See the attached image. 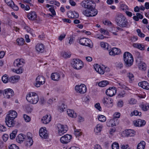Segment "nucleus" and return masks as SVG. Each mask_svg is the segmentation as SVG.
<instances>
[{"label": "nucleus", "mask_w": 149, "mask_h": 149, "mask_svg": "<svg viewBox=\"0 0 149 149\" xmlns=\"http://www.w3.org/2000/svg\"><path fill=\"white\" fill-rule=\"evenodd\" d=\"M115 20L116 24L120 27H128V22L127 19L121 13H119L116 14Z\"/></svg>", "instance_id": "f257e3e1"}, {"label": "nucleus", "mask_w": 149, "mask_h": 149, "mask_svg": "<svg viewBox=\"0 0 149 149\" xmlns=\"http://www.w3.org/2000/svg\"><path fill=\"white\" fill-rule=\"evenodd\" d=\"M123 57L124 64L126 67H129L132 65L134 59L131 54L128 52H125L123 54Z\"/></svg>", "instance_id": "f03ea898"}, {"label": "nucleus", "mask_w": 149, "mask_h": 149, "mask_svg": "<svg viewBox=\"0 0 149 149\" xmlns=\"http://www.w3.org/2000/svg\"><path fill=\"white\" fill-rule=\"evenodd\" d=\"M26 98L28 102L33 104H36L39 100L38 95L34 92L28 93L26 95Z\"/></svg>", "instance_id": "7ed1b4c3"}, {"label": "nucleus", "mask_w": 149, "mask_h": 149, "mask_svg": "<svg viewBox=\"0 0 149 149\" xmlns=\"http://www.w3.org/2000/svg\"><path fill=\"white\" fill-rule=\"evenodd\" d=\"M93 4L87 10H84L83 13L85 16L88 17H94L96 16L98 13V11L95 9Z\"/></svg>", "instance_id": "20e7f679"}, {"label": "nucleus", "mask_w": 149, "mask_h": 149, "mask_svg": "<svg viewBox=\"0 0 149 149\" xmlns=\"http://www.w3.org/2000/svg\"><path fill=\"white\" fill-rule=\"evenodd\" d=\"M72 67L77 70L81 69L83 66L82 62L79 59H74L71 62Z\"/></svg>", "instance_id": "39448f33"}, {"label": "nucleus", "mask_w": 149, "mask_h": 149, "mask_svg": "<svg viewBox=\"0 0 149 149\" xmlns=\"http://www.w3.org/2000/svg\"><path fill=\"white\" fill-rule=\"evenodd\" d=\"M79 43L81 45L88 46L90 48L93 47V43L88 38H83L79 40Z\"/></svg>", "instance_id": "423d86ee"}, {"label": "nucleus", "mask_w": 149, "mask_h": 149, "mask_svg": "<svg viewBox=\"0 0 149 149\" xmlns=\"http://www.w3.org/2000/svg\"><path fill=\"white\" fill-rule=\"evenodd\" d=\"M45 81V79L44 77L42 76L39 75L37 76L36 79V83L34 84L35 86L37 87H40L41 85L44 84Z\"/></svg>", "instance_id": "0eeeda50"}, {"label": "nucleus", "mask_w": 149, "mask_h": 149, "mask_svg": "<svg viewBox=\"0 0 149 149\" xmlns=\"http://www.w3.org/2000/svg\"><path fill=\"white\" fill-rule=\"evenodd\" d=\"M75 89L77 92L81 94H84L86 92L87 88L84 84H81L80 85L76 86Z\"/></svg>", "instance_id": "6e6552de"}, {"label": "nucleus", "mask_w": 149, "mask_h": 149, "mask_svg": "<svg viewBox=\"0 0 149 149\" xmlns=\"http://www.w3.org/2000/svg\"><path fill=\"white\" fill-rule=\"evenodd\" d=\"M102 102L104 105L107 107H111L113 106V100L109 97H104Z\"/></svg>", "instance_id": "1a4fd4ad"}, {"label": "nucleus", "mask_w": 149, "mask_h": 149, "mask_svg": "<svg viewBox=\"0 0 149 149\" xmlns=\"http://www.w3.org/2000/svg\"><path fill=\"white\" fill-rule=\"evenodd\" d=\"M72 138L71 135L66 134L61 137L60 139L61 142L63 144H66L70 141L71 139Z\"/></svg>", "instance_id": "9d476101"}, {"label": "nucleus", "mask_w": 149, "mask_h": 149, "mask_svg": "<svg viewBox=\"0 0 149 149\" xmlns=\"http://www.w3.org/2000/svg\"><path fill=\"white\" fill-rule=\"evenodd\" d=\"M81 6L88 9L93 5H95V3L93 2L90 0H84L81 3Z\"/></svg>", "instance_id": "9b49d317"}, {"label": "nucleus", "mask_w": 149, "mask_h": 149, "mask_svg": "<svg viewBox=\"0 0 149 149\" xmlns=\"http://www.w3.org/2000/svg\"><path fill=\"white\" fill-rule=\"evenodd\" d=\"M14 94L13 91L10 88L5 89L3 92V95L4 97L7 99L10 98L14 95Z\"/></svg>", "instance_id": "f8f14e48"}, {"label": "nucleus", "mask_w": 149, "mask_h": 149, "mask_svg": "<svg viewBox=\"0 0 149 149\" xmlns=\"http://www.w3.org/2000/svg\"><path fill=\"white\" fill-rule=\"evenodd\" d=\"M116 93V88L114 87H110L106 91V95L110 97H112Z\"/></svg>", "instance_id": "ddd939ff"}, {"label": "nucleus", "mask_w": 149, "mask_h": 149, "mask_svg": "<svg viewBox=\"0 0 149 149\" xmlns=\"http://www.w3.org/2000/svg\"><path fill=\"white\" fill-rule=\"evenodd\" d=\"M57 127L58 134L60 136L63 135L67 131V130L64 127V126L61 124H57Z\"/></svg>", "instance_id": "4468645a"}, {"label": "nucleus", "mask_w": 149, "mask_h": 149, "mask_svg": "<svg viewBox=\"0 0 149 149\" xmlns=\"http://www.w3.org/2000/svg\"><path fill=\"white\" fill-rule=\"evenodd\" d=\"M39 134L40 136L42 138L46 139L48 137V134L47 133V130L46 128L41 127L39 131Z\"/></svg>", "instance_id": "2eb2a0df"}, {"label": "nucleus", "mask_w": 149, "mask_h": 149, "mask_svg": "<svg viewBox=\"0 0 149 149\" xmlns=\"http://www.w3.org/2000/svg\"><path fill=\"white\" fill-rule=\"evenodd\" d=\"M24 60L22 58L17 59H16L13 63V65L15 67H19L22 68L23 64L24 63Z\"/></svg>", "instance_id": "dca6fc26"}, {"label": "nucleus", "mask_w": 149, "mask_h": 149, "mask_svg": "<svg viewBox=\"0 0 149 149\" xmlns=\"http://www.w3.org/2000/svg\"><path fill=\"white\" fill-rule=\"evenodd\" d=\"M14 119L6 116L5 118V122L6 125L9 127H12L14 126L15 125Z\"/></svg>", "instance_id": "f3484780"}, {"label": "nucleus", "mask_w": 149, "mask_h": 149, "mask_svg": "<svg viewBox=\"0 0 149 149\" xmlns=\"http://www.w3.org/2000/svg\"><path fill=\"white\" fill-rule=\"evenodd\" d=\"M94 68L95 70L100 74H103L105 72L104 66L102 67L98 64H95L94 65Z\"/></svg>", "instance_id": "a211bd4d"}, {"label": "nucleus", "mask_w": 149, "mask_h": 149, "mask_svg": "<svg viewBox=\"0 0 149 149\" xmlns=\"http://www.w3.org/2000/svg\"><path fill=\"white\" fill-rule=\"evenodd\" d=\"M109 55L114 56L119 54L120 53V50L118 48L114 47L109 50Z\"/></svg>", "instance_id": "6ab92c4d"}, {"label": "nucleus", "mask_w": 149, "mask_h": 149, "mask_svg": "<svg viewBox=\"0 0 149 149\" xmlns=\"http://www.w3.org/2000/svg\"><path fill=\"white\" fill-rule=\"evenodd\" d=\"M32 134L30 132H28L27 134L26 138V145L31 146L33 143V141L32 138Z\"/></svg>", "instance_id": "aec40b11"}, {"label": "nucleus", "mask_w": 149, "mask_h": 149, "mask_svg": "<svg viewBox=\"0 0 149 149\" xmlns=\"http://www.w3.org/2000/svg\"><path fill=\"white\" fill-rule=\"evenodd\" d=\"M67 15L69 18H77L79 16V14L74 11H70L67 13Z\"/></svg>", "instance_id": "412c9836"}, {"label": "nucleus", "mask_w": 149, "mask_h": 149, "mask_svg": "<svg viewBox=\"0 0 149 149\" xmlns=\"http://www.w3.org/2000/svg\"><path fill=\"white\" fill-rule=\"evenodd\" d=\"M146 121L144 120L139 119L134 122V125L137 127H141L145 125Z\"/></svg>", "instance_id": "4be33fe9"}, {"label": "nucleus", "mask_w": 149, "mask_h": 149, "mask_svg": "<svg viewBox=\"0 0 149 149\" xmlns=\"http://www.w3.org/2000/svg\"><path fill=\"white\" fill-rule=\"evenodd\" d=\"M27 17L29 20H34L37 17V15L35 11H32L28 14Z\"/></svg>", "instance_id": "5701e85b"}, {"label": "nucleus", "mask_w": 149, "mask_h": 149, "mask_svg": "<svg viewBox=\"0 0 149 149\" xmlns=\"http://www.w3.org/2000/svg\"><path fill=\"white\" fill-rule=\"evenodd\" d=\"M119 120H117L116 121H114L113 119H110L109 121L107 122V125L109 127H113L116 126V125L118 124Z\"/></svg>", "instance_id": "b1692460"}, {"label": "nucleus", "mask_w": 149, "mask_h": 149, "mask_svg": "<svg viewBox=\"0 0 149 149\" xmlns=\"http://www.w3.org/2000/svg\"><path fill=\"white\" fill-rule=\"evenodd\" d=\"M51 116L47 115L43 116L41 120L42 122L44 124H46L49 123L51 120Z\"/></svg>", "instance_id": "393cba45"}, {"label": "nucleus", "mask_w": 149, "mask_h": 149, "mask_svg": "<svg viewBox=\"0 0 149 149\" xmlns=\"http://www.w3.org/2000/svg\"><path fill=\"white\" fill-rule=\"evenodd\" d=\"M138 85L143 89L146 90L149 89V85L148 82L145 81H143L138 83Z\"/></svg>", "instance_id": "a878e982"}, {"label": "nucleus", "mask_w": 149, "mask_h": 149, "mask_svg": "<svg viewBox=\"0 0 149 149\" xmlns=\"http://www.w3.org/2000/svg\"><path fill=\"white\" fill-rule=\"evenodd\" d=\"M20 79V77L18 75H15L10 77L8 79V81L11 83H14L17 82Z\"/></svg>", "instance_id": "bb28decb"}, {"label": "nucleus", "mask_w": 149, "mask_h": 149, "mask_svg": "<svg viewBox=\"0 0 149 149\" xmlns=\"http://www.w3.org/2000/svg\"><path fill=\"white\" fill-rule=\"evenodd\" d=\"M51 77L53 80L57 81L59 80L60 79V76L59 73L54 72L51 74Z\"/></svg>", "instance_id": "cd10ccee"}, {"label": "nucleus", "mask_w": 149, "mask_h": 149, "mask_svg": "<svg viewBox=\"0 0 149 149\" xmlns=\"http://www.w3.org/2000/svg\"><path fill=\"white\" fill-rule=\"evenodd\" d=\"M17 116V113L15 111L10 110L9 111V113L7 115L6 117L15 119Z\"/></svg>", "instance_id": "c85d7f7f"}, {"label": "nucleus", "mask_w": 149, "mask_h": 149, "mask_svg": "<svg viewBox=\"0 0 149 149\" xmlns=\"http://www.w3.org/2000/svg\"><path fill=\"white\" fill-rule=\"evenodd\" d=\"M36 49L37 51L42 53L44 51V46L42 44H38L36 45Z\"/></svg>", "instance_id": "c756f323"}, {"label": "nucleus", "mask_w": 149, "mask_h": 149, "mask_svg": "<svg viewBox=\"0 0 149 149\" xmlns=\"http://www.w3.org/2000/svg\"><path fill=\"white\" fill-rule=\"evenodd\" d=\"M25 137V136H24L22 134H19L16 137V141L17 142L21 143L24 141Z\"/></svg>", "instance_id": "7c9ffc66"}, {"label": "nucleus", "mask_w": 149, "mask_h": 149, "mask_svg": "<svg viewBox=\"0 0 149 149\" xmlns=\"http://www.w3.org/2000/svg\"><path fill=\"white\" fill-rule=\"evenodd\" d=\"M67 113L69 116L72 118H75L77 116L76 113L72 110L68 109L67 110Z\"/></svg>", "instance_id": "2f4dec72"}, {"label": "nucleus", "mask_w": 149, "mask_h": 149, "mask_svg": "<svg viewBox=\"0 0 149 149\" xmlns=\"http://www.w3.org/2000/svg\"><path fill=\"white\" fill-rule=\"evenodd\" d=\"M135 133V131L131 129L125 131V134L127 136H134Z\"/></svg>", "instance_id": "473e14b6"}, {"label": "nucleus", "mask_w": 149, "mask_h": 149, "mask_svg": "<svg viewBox=\"0 0 149 149\" xmlns=\"http://www.w3.org/2000/svg\"><path fill=\"white\" fill-rule=\"evenodd\" d=\"M133 46L136 48L141 50H144L145 49V47L143 45L139 43H134L133 44Z\"/></svg>", "instance_id": "72a5a7b5"}, {"label": "nucleus", "mask_w": 149, "mask_h": 149, "mask_svg": "<svg viewBox=\"0 0 149 149\" xmlns=\"http://www.w3.org/2000/svg\"><path fill=\"white\" fill-rule=\"evenodd\" d=\"M102 125L101 124H98L97 125L94 131L96 133H98L100 132L102 129Z\"/></svg>", "instance_id": "f704fd0d"}, {"label": "nucleus", "mask_w": 149, "mask_h": 149, "mask_svg": "<svg viewBox=\"0 0 149 149\" xmlns=\"http://www.w3.org/2000/svg\"><path fill=\"white\" fill-rule=\"evenodd\" d=\"M146 145L145 142L142 141L139 143L137 146V149H144Z\"/></svg>", "instance_id": "c9c22d12"}, {"label": "nucleus", "mask_w": 149, "mask_h": 149, "mask_svg": "<svg viewBox=\"0 0 149 149\" xmlns=\"http://www.w3.org/2000/svg\"><path fill=\"white\" fill-rule=\"evenodd\" d=\"M61 55L64 58H69L70 57L71 54L68 52H63L61 53Z\"/></svg>", "instance_id": "e433bc0d"}, {"label": "nucleus", "mask_w": 149, "mask_h": 149, "mask_svg": "<svg viewBox=\"0 0 149 149\" xmlns=\"http://www.w3.org/2000/svg\"><path fill=\"white\" fill-rule=\"evenodd\" d=\"M67 108V106L63 103H62L61 106H58V111L61 112L64 111Z\"/></svg>", "instance_id": "4c0bfd02"}, {"label": "nucleus", "mask_w": 149, "mask_h": 149, "mask_svg": "<svg viewBox=\"0 0 149 149\" xmlns=\"http://www.w3.org/2000/svg\"><path fill=\"white\" fill-rule=\"evenodd\" d=\"M109 84V82L107 81H104L100 82L98 83V85L101 87H104Z\"/></svg>", "instance_id": "58836bf2"}, {"label": "nucleus", "mask_w": 149, "mask_h": 149, "mask_svg": "<svg viewBox=\"0 0 149 149\" xmlns=\"http://www.w3.org/2000/svg\"><path fill=\"white\" fill-rule=\"evenodd\" d=\"M17 132V130H15L13 131L10 134V138L11 139H14L16 136Z\"/></svg>", "instance_id": "ea45409f"}, {"label": "nucleus", "mask_w": 149, "mask_h": 149, "mask_svg": "<svg viewBox=\"0 0 149 149\" xmlns=\"http://www.w3.org/2000/svg\"><path fill=\"white\" fill-rule=\"evenodd\" d=\"M141 112H139L137 110H134L130 114V116H132L134 115L135 116H140L141 115Z\"/></svg>", "instance_id": "a19ab883"}, {"label": "nucleus", "mask_w": 149, "mask_h": 149, "mask_svg": "<svg viewBox=\"0 0 149 149\" xmlns=\"http://www.w3.org/2000/svg\"><path fill=\"white\" fill-rule=\"evenodd\" d=\"M139 69L142 70H145L146 69V65L145 63H141L139 66Z\"/></svg>", "instance_id": "79ce46f5"}, {"label": "nucleus", "mask_w": 149, "mask_h": 149, "mask_svg": "<svg viewBox=\"0 0 149 149\" xmlns=\"http://www.w3.org/2000/svg\"><path fill=\"white\" fill-rule=\"evenodd\" d=\"M117 83L118 84V85L120 86L119 87L120 88H122L124 89H125L126 90H129L130 89L128 87L126 86L125 85H124L123 83L121 82H120L119 81H118L117 82Z\"/></svg>", "instance_id": "37998d69"}, {"label": "nucleus", "mask_w": 149, "mask_h": 149, "mask_svg": "<svg viewBox=\"0 0 149 149\" xmlns=\"http://www.w3.org/2000/svg\"><path fill=\"white\" fill-rule=\"evenodd\" d=\"M98 120L101 122H104L106 120V117L102 115H100L98 117Z\"/></svg>", "instance_id": "c03bdc74"}, {"label": "nucleus", "mask_w": 149, "mask_h": 149, "mask_svg": "<svg viewBox=\"0 0 149 149\" xmlns=\"http://www.w3.org/2000/svg\"><path fill=\"white\" fill-rule=\"evenodd\" d=\"M80 130L76 129L75 127L74 128V134L77 137L81 136V132L80 131Z\"/></svg>", "instance_id": "a18cd8bd"}, {"label": "nucleus", "mask_w": 149, "mask_h": 149, "mask_svg": "<svg viewBox=\"0 0 149 149\" xmlns=\"http://www.w3.org/2000/svg\"><path fill=\"white\" fill-rule=\"evenodd\" d=\"M141 107L144 111H147L149 108V106L148 104H142L140 106Z\"/></svg>", "instance_id": "49530a36"}, {"label": "nucleus", "mask_w": 149, "mask_h": 149, "mask_svg": "<svg viewBox=\"0 0 149 149\" xmlns=\"http://www.w3.org/2000/svg\"><path fill=\"white\" fill-rule=\"evenodd\" d=\"M18 44L19 45H23L24 42V39L22 38H18L17 40Z\"/></svg>", "instance_id": "de8ad7c7"}, {"label": "nucleus", "mask_w": 149, "mask_h": 149, "mask_svg": "<svg viewBox=\"0 0 149 149\" xmlns=\"http://www.w3.org/2000/svg\"><path fill=\"white\" fill-rule=\"evenodd\" d=\"M2 80L3 82L5 83H6L8 81V79L6 74L4 75L2 77Z\"/></svg>", "instance_id": "09e8293b"}, {"label": "nucleus", "mask_w": 149, "mask_h": 149, "mask_svg": "<svg viewBox=\"0 0 149 149\" xmlns=\"http://www.w3.org/2000/svg\"><path fill=\"white\" fill-rule=\"evenodd\" d=\"M120 116V113L119 112L115 113L113 115L114 117L113 119L115 121H116L117 120H118V119L119 118Z\"/></svg>", "instance_id": "8fccbe9b"}, {"label": "nucleus", "mask_w": 149, "mask_h": 149, "mask_svg": "<svg viewBox=\"0 0 149 149\" xmlns=\"http://www.w3.org/2000/svg\"><path fill=\"white\" fill-rule=\"evenodd\" d=\"M111 146L112 149H119V148L118 144L116 142L113 143Z\"/></svg>", "instance_id": "3c124183"}, {"label": "nucleus", "mask_w": 149, "mask_h": 149, "mask_svg": "<svg viewBox=\"0 0 149 149\" xmlns=\"http://www.w3.org/2000/svg\"><path fill=\"white\" fill-rule=\"evenodd\" d=\"M13 71L17 74H21L23 72L22 68H19L17 70L13 69Z\"/></svg>", "instance_id": "603ef678"}, {"label": "nucleus", "mask_w": 149, "mask_h": 149, "mask_svg": "<svg viewBox=\"0 0 149 149\" xmlns=\"http://www.w3.org/2000/svg\"><path fill=\"white\" fill-rule=\"evenodd\" d=\"M127 76L129 78L130 80L132 81L134 80V76L132 73H128L127 74Z\"/></svg>", "instance_id": "864d4df0"}, {"label": "nucleus", "mask_w": 149, "mask_h": 149, "mask_svg": "<svg viewBox=\"0 0 149 149\" xmlns=\"http://www.w3.org/2000/svg\"><path fill=\"white\" fill-rule=\"evenodd\" d=\"M136 32L138 33V35L141 38H143L145 36V35L141 32V31L139 29H137L136 30Z\"/></svg>", "instance_id": "5fc2aeb1"}, {"label": "nucleus", "mask_w": 149, "mask_h": 149, "mask_svg": "<svg viewBox=\"0 0 149 149\" xmlns=\"http://www.w3.org/2000/svg\"><path fill=\"white\" fill-rule=\"evenodd\" d=\"M5 1L6 3L10 7L12 6V4L14 5V2L12 0H5Z\"/></svg>", "instance_id": "6e6d98bb"}, {"label": "nucleus", "mask_w": 149, "mask_h": 149, "mask_svg": "<svg viewBox=\"0 0 149 149\" xmlns=\"http://www.w3.org/2000/svg\"><path fill=\"white\" fill-rule=\"evenodd\" d=\"M121 8L123 10H126L128 9V6L124 4H121L120 6Z\"/></svg>", "instance_id": "4d7b16f0"}, {"label": "nucleus", "mask_w": 149, "mask_h": 149, "mask_svg": "<svg viewBox=\"0 0 149 149\" xmlns=\"http://www.w3.org/2000/svg\"><path fill=\"white\" fill-rule=\"evenodd\" d=\"M24 29H25L28 33L32 34L33 30L31 29L28 26H25L24 27Z\"/></svg>", "instance_id": "13d9d810"}, {"label": "nucleus", "mask_w": 149, "mask_h": 149, "mask_svg": "<svg viewBox=\"0 0 149 149\" xmlns=\"http://www.w3.org/2000/svg\"><path fill=\"white\" fill-rule=\"evenodd\" d=\"M129 103L131 104H136V100L134 98L131 99L129 101Z\"/></svg>", "instance_id": "bf43d9fd"}, {"label": "nucleus", "mask_w": 149, "mask_h": 149, "mask_svg": "<svg viewBox=\"0 0 149 149\" xmlns=\"http://www.w3.org/2000/svg\"><path fill=\"white\" fill-rule=\"evenodd\" d=\"M9 149H19L18 146L15 144L10 145L9 147Z\"/></svg>", "instance_id": "052dcab7"}, {"label": "nucleus", "mask_w": 149, "mask_h": 149, "mask_svg": "<svg viewBox=\"0 0 149 149\" xmlns=\"http://www.w3.org/2000/svg\"><path fill=\"white\" fill-rule=\"evenodd\" d=\"M24 118L25 121L26 122H29L30 121V118L26 115L24 114Z\"/></svg>", "instance_id": "680f3d73"}, {"label": "nucleus", "mask_w": 149, "mask_h": 149, "mask_svg": "<svg viewBox=\"0 0 149 149\" xmlns=\"http://www.w3.org/2000/svg\"><path fill=\"white\" fill-rule=\"evenodd\" d=\"M100 31L101 33H103L104 35H108L109 33V32L107 31L102 28H101L100 29Z\"/></svg>", "instance_id": "e2e57ef3"}, {"label": "nucleus", "mask_w": 149, "mask_h": 149, "mask_svg": "<svg viewBox=\"0 0 149 149\" xmlns=\"http://www.w3.org/2000/svg\"><path fill=\"white\" fill-rule=\"evenodd\" d=\"M138 40V38L136 36H133L130 38V40L132 42H135Z\"/></svg>", "instance_id": "0e129e2a"}, {"label": "nucleus", "mask_w": 149, "mask_h": 149, "mask_svg": "<svg viewBox=\"0 0 149 149\" xmlns=\"http://www.w3.org/2000/svg\"><path fill=\"white\" fill-rule=\"evenodd\" d=\"M125 92L124 91H123L118 94V96L119 97H123L125 96Z\"/></svg>", "instance_id": "69168bd1"}, {"label": "nucleus", "mask_w": 149, "mask_h": 149, "mask_svg": "<svg viewBox=\"0 0 149 149\" xmlns=\"http://www.w3.org/2000/svg\"><path fill=\"white\" fill-rule=\"evenodd\" d=\"M95 107L99 111H101L102 110L100 106L99 103H97L95 105Z\"/></svg>", "instance_id": "338daca9"}, {"label": "nucleus", "mask_w": 149, "mask_h": 149, "mask_svg": "<svg viewBox=\"0 0 149 149\" xmlns=\"http://www.w3.org/2000/svg\"><path fill=\"white\" fill-rule=\"evenodd\" d=\"M10 7L13 9L14 10L17 11L19 9L18 7L14 3V5L12 4V5Z\"/></svg>", "instance_id": "774afa93"}]
</instances>
